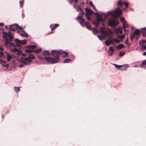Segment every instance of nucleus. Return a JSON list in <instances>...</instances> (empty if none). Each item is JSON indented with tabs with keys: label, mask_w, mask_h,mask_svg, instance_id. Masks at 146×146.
<instances>
[{
	"label": "nucleus",
	"mask_w": 146,
	"mask_h": 146,
	"mask_svg": "<svg viewBox=\"0 0 146 146\" xmlns=\"http://www.w3.org/2000/svg\"><path fill=\"white\" fill-rule=\"evenodd\" d=\"M68 52L62 50H53L51 51L50 56H52L53 58L50 57H45L44 58L38 56V57L41 60L45 59L47 62L51 64H54L58 62L59 58V55H62V57L64 58L68 56Z\"/></svg>",
	"instance_id": "obj_1"
},
{
	"label": "nucleus",
	"mask_w": 146,
	"mask_h": 146,
	"mask_svg": "<svg viewBox=\"0 0 146 146\" xmlns=\"http://www.w3.org/2000/svg\"><path fill=\"white\" fill-rule=\"evenodd\" d=\"M122 13V11L119 7H118L114 11H109L106 13L103 14L102 15L106 18L111 15L112 17L108 20V23L110 26L114 27L119 24V22L116 18L119 16Z\"/></svg>",
	"instance_id": "obj_2"
},
{
	"label": "nucleus",
	"mask_w": 146,
	"mask_h": 146,
	"mask_svg": "<svg viewBox=\"0 0 146 146\" xmlns=\"http://www.w3.org/2000/svg\"><path fill=\"white\" fill-rule=\"evenodd\" d=\"M3 34L4 36H3V37L4 38L5 40L4 45L6 47L16 46L15 44L11 42H12L13 39V37L12 36V33L9 31L8 33L4 32Z\"/></svg>",
	"instance_id": "obj_3"
},
{
	"label": "nucleus",
	"mask_w": 146,
	"mask_h": 146,
	"mask_svg": "<svg viewBox=\"0 0 146 146\" xmlns=\"http://www.w3.org/2000/svg\"><path fill=\"white\" fill-rule=\"evenodd\" d=\"M35 57L32 54H29L27 57H21L20 59V62L22 64H21L18 65V66L19 68H21L24 66V64L26 66H29L32 63V60L35 58Z\"/></svg>",
	"instance_id": "obj_4"
},
{
	"label": "nucleus",
	"mask_w": 146,
	"mask_h": 146,
	"mask_svg": "<svg viewBox=\"0 0 146 146\" xmlns=\"http://www.w3.org/2000/svg\"><path fill=\"white\" fill-rule=\"evenodd\" d=\"M100 31L101 34L103 35L100 36L98 35L97 36L100 40H102L103 38H104L105 36L109 35L112 33V32L110 29H105L104 27L100 28Z\"/></svg>",
	"instance_id": "obj_5"
},
{
	"label": "nucleus",
	"mask_w": 146,
	"mask_h": 146,
	"mask_svg": "<svg viewBox=\"0 0 146 146\" xmlns=\"http://www.w3.org/2000/svg\"><path fill=\"white\" fill-rule=\"evenodd\" d=\"M85 10L86 11L85 15L88 21H90L91 19L90 17L93 14L94 12L90 9L85 8Z\"/></svg>",
	"instance_id": "obj_6"
},
{
	"label": "nucleus",
	"mask_w": 146,
	"mask_h": 146,
	"mask_svg": "<svg viewBox=\"0 0 146 146\" xmlns=\"http://www.w3.org/2000/svg\"><path fill=\"white\" fill-rule=\"evenodd\" d=\"M15 41L16 42V45H15L16 47L18 46L20 48L22 44H27V41L26 40H20L17 38L15 39Z\"/></svg>",
	"instance_id": "obj_7"
},
{
	"label": "nucleus",
	"mask_w": 146,
	"mask_h": 146,
	"mask_svg": "<svg viewBox=\"0 0 146 146\" xmlns=\"http://www.w3.org/2000/svg\"><path fill=\"white\" fill-rule=\"evenodd\" d=\"M115 32L117 35L121 34L122 33V28L121 26L119 27L115 30Z\"/></svg>",
	"instance_id": "obj_8"
},
{
	"label": "nucleus",
	"mask_w": 146,
	"mask_h": 146,
	"mask_svg": "<svg viewBox=\"0 0 146 146\" xmlns=\"http://www.w3.org/2000/svg\"><path fill=\"white\" fill-rule=\"evenodd\" d=\"M11 50L13 51L14 52H18L17 53V55H19L20 54H21V51H20V50L19 49H17L16 48H11Z\"/></svg>",
	"instance_id": "obj_9"
},
{
	"label": "nucleus",
	"mask_w": 146,
	"mask_h": 146,
	"mask_svg": "<svg viewBox=\"0 0 146 146\" xmlns=\"http://www.w3.org/2000/svg\"><path fill=\"white\" fill-rule=\"evenodd\" d=\"M130 38L131 40L132 41L133 40L134 38L137 39L138 38V37L135 34L132 33L130 35Z\"/></svg>",
	"instance_id": "obj_10"
},
{
	"label": "nucleus",
	"mask_w": 146,
	"mask_h": 146,
	"mask_svg": "<svg viewBox=\"0 0 146 146\" xmlns=\"http://www.w3.org/2000/svg\"><path fill=\"white\" fill-rule=\"evenodd\" d=\"M96 20L100 23V21H103V20L102 19V17L100 14H98V15L96 17Z\"/></svg>",
	"instance_id": "obj_11"
},
{
	"label": "nucleus",
	"mask_w": 146,
	"mask_h": 146,
	"mask_svg": "<svg viewBox=\"0 0 146 146\" xmlns=\"http://www.w3.org/2000/svg\"><path fill=\"white\" fill-rule=\"evenodd\" d=\"M3 50V48L1 47H0V58H5V56L4 55L3 53L2 52V51Z\"/></svg>",
	"instance_id": "obj_12"
},
{
	"label": "nucleus",
	"mask_w": 146,
	"mask_h": 146,
	"mask_svg": "<svg viewBox=\"0 0 146 146\" xmlns=\"http://www.w3.org/2000/svg\"><path fill=\"white\" fill-rule=\"evenodd\" d=\"M15 26V24H13L10 25L9 26V30L10 31H16V29L14 27H12L14 26Z\"/></svg>",
	"instance_id": "obj_13"
},
{
	"label": "nucleus",
	"mask_w": 146,
	"mask_h": 146,
	"mask_svg": "<svg viewBox=\"0 0 146 146\" xmlns=\"http://www.w3.org/2000/svg\"><path fill=\"white\" fill-rule=\"evenodd\" d=\"M122 66L121 68V70L122 71L125 70H126L127 68L129 67L128 64H125L123 65H121Z\"/></svg>",
	"instance_id": "obj_14"
},
{
	"label": "nucleus",
	"mask_w": 146,
	"mask_h": 146,
	"mask_svg": "<svg viewBox=\"0 0 146 146\" xmlns=\"http://www.w3.org/2000/svg\"><path fill=\"white\" fill-rule=\"evenodd\" d=\"M22 32V33L21 34V36L25 37L26 38H27L28 37V34L25 32V31L23 30Z\"/></svg>",
	"instance_id": "obj_15"
},
{
	"label": "nucleus",
	"mask_w": 146,
	"mask_h": 146,
	"mask_svg": "<svg viewBox=\"0 0 146 146\" xmlns=\"http://www.w3.org/2000/svg\"><path fill=\"white\" fill-rule=\"evenodd\" d=\"M141 31L143 33V36L144 37L146 36V28L145 27L141 28Z\"/></svg>",
	"instance_id": "obj_16"
},
{
	"label": "nucleus",
	"mask_w": 146,
	"mask_h": 146,
	"mask_svg": "<svg viewBox=\"0 0 146 146\" xmlns=\"http://www.w3.org/2000/svg\"><path fill=\"white\" fill-rule=\"evenodd\" d=\"M124 24L123 23V29H124V30L125 31H128L129 30H126V29H127L128 27V25L126 22V24Z\"/></svg>",
	"instance_id": "obj_17"
},
{
	"label": "nucleus",
	"mask_w": 146,
	"mask_h": 146,
	"mask_svg": "<svg viewBox=\"0 0 146 146\" xmlns=\"http://www.w3.org/2000/svg\"><path fill=\"white\" fill-rule=\"evenodd\" d=\"M15 27L17 30H18H18L21 31L23 30V28H22L21 26H19L18 24H15Z\"/></svg>",
	"instance_id": "obj_18"
},
{
	"label": "nucleus",
	"mask_w": 146,
	"mask_h": 146,
	"mask_svg": "<svg viewBox=\"0 0 146 146\" xmlns=\"http://www.w3.org/2000/svg\"><path fill=\"white\" fill-rule=\"evenodd\" d=\"M87 29L90 30L92 29V28L90 25V24L88 22H86L85 25Z\"/></svg>",
	"instance_id": "obj_19"
},
{
	"label": "nucleus",
	"mask_w": 146,
	"mask_h": 146,
	"mask_svg": "<svg viewBox=\"0 0 146 146\" xmlns=\"http://www.w3.org/2000/svg\"><path fill=\"white\" fill-rule=\"evenodd\" d=\"M42 54L45 56L50 55V53L48 51L45 50L43 51Z\"/></svg>",
	"instance_id": "obj_20"
},
{
	"label": "nucleus",
	"mask_w": 146,
	"mask_h": 146,
	"mask_svg": "<svg viewBox=\"0 0 146 146\" xmlns=\"http://www.w3.org/2000/svg\"><path fill=\"white\" fill-rule=\"evenodd\" d=\"M141 29L140 30L138 29H137L134 31L133 33L138 36V35H139L140 32H141L142 33V32L141 31Z\"/></svg>",
	"instance_id": "obj_21"
},
{
	"label": "nucleus",
	"mask_w": 146,
	"mask_h": 146,
	"mask_svg": "<svg viewBox=\"0 0 146 146\" xmlns=\"http://www.w3.org/2000/svg\"><path fill=\"white\" fill-rule=\"evenodd\" d=\"M124 47V46L123 44H120L117 46L116 48L117 49L119 50L121 49L122 48Z\"/></svg>",
	"instance_id": "obj_22"
},
{
	"label": "nucleus",
	"mask_w": 146,
	"mask_h": 146,
	"mask_svg": "<svg viewBox=\"0 0 146 146\" xmlns=\"http://www.w3.org/2000/svg\"><path fill=\"white\" fill-rule=\"evenodd\" d=\"M80 23L82 27L84 26L85 25L86 23L85 20L84 19H82V20H80Z\"/></svg>",
	"instance_id": "obj_23"
},
{
	"label": "nucleus",
	"mask_w": 146,
	"mask_h": 146,
	"mask_svg": "<svg viewBox=\"0 0 146 146\" xmlns=\"http://www.w3.org/2000/svg\"><path fill=\"white\" fill-rule=\"evenodd\" d=\"M13 58L12 56L10 55L7 54V59L8 62H9L10 61L11 59Z\"/></svg>",
	"instance_id": "obj_24"
},
{
	"label": "nucleus",
	"mask_w": 146,
	"mask_h": 146,
	"mask_svg": "<svg viewBox=\"0 0 146 146\" xmlns=\"http://www.w3.org/2000/svg\"><path fill=\"white\" fill-rule=\"evenodd\" d=\"M93 23L97 27H98L100 24V23L97 21L96 20H94L93 21Z\"/></svg>",
	"instance_id": "obj_25"
},
{
	"label": "nucleus",
	"mask_w": 146,
	"mask_h": 146,
	"mask_svg": "<svg viewBox=\"0 0 146 146\" xmlns=\"http://www.w3.org/2000/svg\"><path fill=\"white\" fill-rule=\"evenodd\" d=\"M113 64L115 67V68L118 70H121V67L122 66L121 65H118L115 64Z\"/></svg>",
	"instance_id": "obj_26"
},
{
	"label": "nucleus",
	"mask_w": 146,
	"mask_h": 146,
	"mask_svg": "<svg viewBox=\"0 0 146 146\" xmlns=\"http://www.w3.org/2000/svg\"><path fill=\"white\" fill-rule=\"evenodd\" d=\"M27 47L28 48L33 50V49L35 48H36V46L34 45H33L27 46Z\"/></svg>",
	"instance_id": "obj_27"
},
{
	"label": "nucleus",
	"mask_w": 146,
	"mask_h": 146,
	"mask_svg": "<svg viewBox=\"0 0 146 146\" xmlns=\"http://www.w3.org/2000/svg\"><path fill=\"white\" fill-rule=\"evenodd\" d=\"M14 89L15 91H16L17 94H18L20 90V88L19 87H15L14 88Z\"/></svg>",
	"instance_id": "obj_28"
},
{
	"label": "nucleus",
	"mask_w": 146,
	"mask_h": 146,
	"mask_svg": "<svg viewBox=\"0 0 146 146\" xmlns=\"http://www.w3.org/2000/svg\"><path fill=\"white\" fill-rule=\"evenodd\" d=\"M71 60L70 59L68 58L64 60V61L63 62V63H68L70 62L71 61Z\"/></svg>",
	"instance_id": "obj_29"
},
{
	"label": "nucleus",
	"mask_w": 146,
	"mask_h": 146,
	"mask_svg": "<svg viewBox=\"0 0 146 146\" xmlns=\"http://www.w3.org/2000/svg\"><path fill=\"white\" fill-rule=\"evenodd\" d=\"M93 34L94 35L95 34V33L98 34V31L97 30V29L95 28L94 27L93 29Z\"/></svg>",
	"instance_id": "obj_30"
},
{
	"label": "nucleus",
	"mask_w": 146,
	"mask_h": 146,
	"mask_svg": "<svg viewBox=\"0 0 146 146\" xmlns=\"http://www.w3.org/2000/svg\"><path fill=\"white\" fill-rule=\"evenodd\" d=\"M142 64L140 65L141 67H143L144 66H145L146 67V59L143 60L142 62Z\"/></svg>",
	"instance_id": "obj_31"
},
{
	"label": "nucleus",
	"mask_w": 146,
	"mask_h": 146,
	"mask_svg": "<svg viewBox=\"0 0 146 146\" xmlns=\"http://www.w3.org/2000/svg\"><path fill=\"white\" fill-rule=\"evenodd\" d=\"M105 44L107 46H109L111 44L108 40H107L105 41Z\"/></svg>",
	"instance_id": "obj_32"
},
{
	"label": "nucleus",
	"mask_w": 146,
	"mask_h": 146,
	"mask_svg": "<svg viewBox=\"0 0 146 146\" xmlns=\"http://www.w3.org/2000/svg\"><path fill=\"white\" fill-rule=\"evenodd\" d=\"M121 21L123 23H124V24H126V21H125V19L123 17H121L120 18Z\"/></svg>",
	"instance_id": "obj_33"
},
{
	"label": "nucleus",
	"mask_w": 146,
	"mask_h": 146,
	"mask_svg": "<svg viewBox=\"0 0 146 146\" xmlns=\"http://www.w3.org/2000/svg\"><path fill=\"white\" fill-rule=\"evenodd\" d=\"M42 50V49L41 48H40L39 49H36L34 50H33V51H34L35 52L38 53L40 52Z\"/></svg>",
	"instance_id": "obj_34"
},
{
	"label": "nucleus",
	"mask_w": 146,
	"mask_h": 146,
	"mask_svg": "<svg viewBox=\"0 0 146 146\" xmlns=\"http://www.w3.org/2000/svg\"><path fill=\"white\" fill-rule=\"evenodd\" d=\"M25 51L26 52L29 53L33 52V50L28 48V49L25 50Z\"/></svg>",
	"instance_id": "obj_35"
},
{
	"label": "nucleus",
	"mask_w": 146,
	"mask_h": 146,
	"mask_svg": "<svg viewBox=\"0 0 146 146\" xmlns=\"http://www.w3.org/2000/svg\"><path fill=\"white\" fill-rule=\"evenodd\" d=\"M123 4L127 8L128 7L129 3L128 2H124L123 3Z\"/></svg>",
	"instance_id": "obj_36"
},
{
	"label": "nucleus",
	"mask_w": 146,
	"mask_h": 146,
	"mask_svg": "<svg viewBox=\"0 0 146 146\" xmlns=\"http://www.w3.org/2000/svg\"><path fill=\"white\" fill-rule=\"evenodd\" d=\"M145 42V41L144 40H142L139 42V44L140 45H142Z\"/></svg>",
	"instance_id": "obj_37"
},
{
	"label": "nucleus",
	"mask_w": 146,
	"mask_h": 146,
	"mask_svg": "<svg viewBox=\"0 0 146 146\" xmlns=\"http://www.w3.org/2000/svg\"><path fill=\"white\" fill-rule=\"evenodd\" d=\"M109 51L110 52H113L115 51V50L112 47L110 46L109 47Z\"/></svg>",
	"instance_id": "obj_38"
},
{
	"label": "nucleus",
	"mask_w": 146,
	"mask_h": 146,
	"mask_svg": "<svg viewBox=\"0 0 146 146\" xmlns=\"http://www.w3.org/2000/svg\"><path fill=\"white\" fill-rule=\"evenodd\" d=\"M74 7L77 11H79L81 10H82L79 7L74 6Z\"/></svg>",
	"instance_id": "obj_39"
},
{
	"label": "nucleus",
	"mask_w": 146,
	"mask_h": 146,
	"mask_svg": "<svg viewBox=\"0 0 146 146\" xmlns=\"http://www.w3.org/2000/svg\"><path fill=\"white\" fill-rule=\"evenodd\" d=\"M128 38L126 40V41L125 42V43L127 45L129 46L131 45L130 44L128 43Z\"/></svg>",
	"instance_id": "obj_40"
},
{
	"label": "nucleus",
	"mask_w": 146,
	"mask_h": 146,
	"mask_svg": "<svg viewBox=\"0 0 146 146\" xmlns=\"http://www.w3.org/2000/svg\"><path fill=\"white\" fill-rule=\"evenodd\" d=\"M82 19H83L82 16L81 15H78L77 17L76 18V19H80V20H82Z\"/></svg>",
	"instance_id": "obj_41"
},
{
	"label": "nucleus",
	"mask_w": 146,
	"mask_h": 146,
	"mask_svg": "<svg viewBox=\"0 0 146 146\" xmlns=\"http://www.w3.org/2000/svg\"><path fill=\"white\" fill-rule=\"evenodd\" d=\"M58 26V24H55L54 25V27L53 28H52L51 29V30H52L53 29H54V28L57 27Z\"/></svg>",
	"instance_id": "obj_42"
},
{
	"label": "nucleus",
	"mask_w": 146,
	"mask_h": 146,
	"mask_svg": "<svg viewBox=\"0 0 146 146\" xmlns=\"http://www.w3.org/2000/svg\"><path fill=\"white\" fill-rule=\"evenodd\" d=\"M125 37L124 35H121V36H118V38H120V39H123V38Z\"/></svg>",
	"instance_id": "obj_43"
},
{
	"label": "nucleus",
	"mask_w": 146,
	"mask_h": 146,
	"mask_svg": "<svg viewBox=\"0 0 146 146\" xmlns=\"http://www.w3.org/2000/svg\"><path fill=\"white\" fill-rule=\"evenodd\" d=\"M113 41H114L116 42H117V43H119V40H118L117 39H115V38L113 39Z\"/></svg>",
	"instance_id": "obj_44"
},
{
	"label": "nucleus",
	"mask_w": 146,
	"mask_h": 146,
	"mask_svg": "<svg viewBox=\"0 0 146 146\" xmlns=\"http://www.w3.org/2000/svg\"><path fill=\"white\" fill-rule=\"evenodd\" d=\"M20 4L21 7H22L23 4V1H20Z\"/></svg>",
	"instance_id": "obj_45"
},
{
	"label": "nucleus",
	"mask_w": 146,
	"mask_h": 146,
	"mask_svg": "<svg viewBox=\"0 0 146 146\" xmlns=\"http://www.w3.org/2000/svg\"><path fill=\"white\" fill-rule=\"evenodd\" d=\"M125 54V52H120L119 53V56H123Z\"/></svg>",
	"instance_id": "obj_46"
},
{
	"label": "nucleus",
	"mask_w": 146,
	"mask_h": 146,
	"mask_svg": "<svg viewBox=\"0 0 146 146\" xmlns=\"http://www.w3.org/2000/svg\"><path fill=\"white\" fill-rule=\"evenodd\" d=\"M80 12L79 14V15H81V16H82L83 14L84 13V12H83L82 11V10H81L80 11Z\"/></svg>",
	"instance_id": "obj_47"
},
{
	"label": "nucleus",
	"mask_w": 146,
	"mask_h": 146,
	"mask_svg": "<svg viewBox=\"0 0 146 146\" xmlns=\"http://www.w3.org/2000/svg\"><path fill=\"white\" fill-rule=\"evenodd\" d=\"M141 49L142 50H144L146 49V46H143L141 47Z\"/></svg>",
	"instance_id": "obj_48"
},
{
	"label": "nucleus",
	"mask_w": 146,
	"mask_h": 146,
	"mask_svg": "<svg viewBox=\"0 0 146 146\" xmlns=\"http://www.w3.org/2000/svg\"><path fill=\"white\" fill-rule=\"evenodd\" d=\"M117 4L118 5H119V6L121 5H122V3L121 1H118L117 2Z\"/></svg>",
	"instance_id": "obj_49"
},
{
	"label": "nucleus",
	"mask_w": 146,
	"mask_h": 146,
	"mask_svg": "<svg viewBox=\"0 0 146 146\" xmlns=\"http://www.w3.org/2000/svg\"><path fill=\"white\" fill-rule=\"evenodd\" d=\"M109 40V41H110V44H113V39H109V40Z\"/></svg>",
	"instance_id": "obj_50"
},
{
	"label": "nucleus",
	"mask_w": 146,
	"mask_h": 146,
	"mask_svg": "<svg viewBox=\"0 0 146 146\" xmlns=\"http://www.w3.org/2000/svg\"><path fill=\"white\" fill-rule=\"evenodd\" d=\"M108 54L110 56H111L113 54L112 52H110L109 51L108 52Z\"/></svg>",
	"instance_id": "obj_51"
},
{
	"label": "nucleus",
	"mask_w": 146,
	"mask_h": 146,
	"mask_svg": "<svg viewBox=\"0 0 146 146\" xmlns=\"http://www.w3.org/2000/svg\"><path fill=\"white\" fill-rule=\"evenodd\" d=\"M89 3L90 5H91L92 6L94 5L93 4L92 2L91 1Z\"/></svg>",
	"instance_id": "obj_52"
},
{
	"label": "nucleus",
	"mask_w": 146,
	"mask_h": 146,
	"mask_svg": "<svg viewBox=\"0 0 146 146\" xmlns=\"http://www.w3.org/2000/svg\"><path fill=\"white\" fill-rule=\"evenodd\" d=\"M22 16L23 18H24L25 17V14L24 13H23L22 14Z\"/></svg>",
	"instance_id": "obj_53"
},
{
	"label": "nucleus",
	"mask_w": 146,
	"mask_h": 146,
	"mask_svg": "<svg viewBox=\"0 0 146 146\" xmlns=\"http://www.w3.org/2000/svg\"><path fill=\"white\" fill-rule=\"evenodd\" d=\"M4 25V24L3 23H0V25L1 26H3Z\"/></svg>",
	"instance_id": "obj_54"
},
{
	"label": "nucleus",
	"mask_w": 146,
	"mask_h": 146,
	"mask_svg": "<svg viewBox=\"0 0 146 146\" xmlns=\"http://www.w3.org/2000/svg\"><path fill=\"white\" fill-rule=\"evenodd\" d=\"M5 27L6 29L9 30V27H8L7 26H5Z\"/></svg>",
	"instance_id": "obj_55"
},
{
	"label": "nucleus",
	"mask_w": 146,
	"mask_h": 146,
	"mask_svg": "<svg viewBox=\"0 0 146 146\" xmlns=\"http://www.w3.org/2000/svg\"><path fill=\"white\" fill-rule=\"evenodd\" d=\"M92 7L95 10H97L95 8V6H94V5H93Z\"/></svg>",
	"instance_id": "obj_56"
},
{
	"label": "nucleus",
	"mask_w": 146,
	"mask_h": 146,
	"mask_svg": "<svg viewBox=\"0 0 146 146\" xmlns=\"http://www.w3.org/2000/svg\"><path fill=\"white\" fill-rule=\"evenodd\" d=\"M143 55L144 56H146V52H144L143 54Z\"/></svg>",
	"instance_id": "obj_57"
},
{
	"label": "nucleus",
	"mask_w": 146,
	"mask_h": 146,
	"mask_svg": "<svg viewBox=\"0 0 146 146\" xmlns=\"http://www.w3.org/2000/svg\"><path fill=\"white\" fill-rule=\"evenodd\" d=\"M21 54H22V55L23 56H26L25 54H21Z\"/></svg>",
	"instance_id": "obj_58"
},
{
	"label": "nucleus",
	"mask_w": 146,
	"mask_h": 146,
	"mask_svg": "<svg viewBox=\"0 0 146 146\" xmlns=\"http://www.w3.org/2000/svg\"><path fill=\"white\" fill-rule=\"evenodd\" d=\"M2 119H3L4 117V116L3 115H2Z\"/></svg>",
	"instance_id": "obj_59"
},
{
	"label": "nucleus",
	"mask_w": 146,
	"mask_h": 146,
	"mask_svg": "<svg viewBox=\"0 0 146 146\" xmlns=\"http://www.w3.org/2000/svg\"><path fill=\"white\" fill-rule=\"evenodd\" d=\"M74 1L75 3H76L78 2V0H75Z\"/></svg>",
	"instance_id": "obj_60"
},
{
	"label": "nucleus",
	"mask_w": 146,
	"mask_h": 146,
	"mask_svg": "<svg viewBox=\"0 0 146 146\" xmlns=\"http://www.w3.org/2000/svg\"><path fill=\"white\" fill-rule=\"evenodd\" d=\"M123 10H126V9L125 8H123Z\"/></svg>",
	"instance_id": "obj_61"
},
{
	"label": "nucleus",
	"mask_w": 146,
	"mask_h": 146,
	"mask_svg": "<svg viewBox=\"0 0 146 146\" xmlns=\"http://www.w3.org/2000/svg\"><path fill=\"white\" fill-rule=\"evenodd\" d=\"M52 25H51L50 26V28H52V27H52Z\"/></svg>",
	"instance_id": "obj_62"
},
{
	"label": "nucleus",
	"mask_w": 146,
	"mask_h": 146,
	"mask_svg": "<svg viewBox=\"0 0 146 146\" xmlns=\"http://www.w3.org/2000/svg\"><path fill=\"white\" fill-rule=\"evenodd\" d=\"M133 67H137V66H133Z\"/></svg>",
	"instance_id": "obj_63"
},
{
	"label": "nucleus",
	"mask_w": 146,
	"mask_h": 146,
	"mask_svg": "<svg viewBox=\"0 0 146 146\" xmlns=\"http://www.w3.org/2000/svg\"><path fill=\"white\" fill-rule=\"evenodd\" d=\"M50 33V34H52V32Z\"/></svg>",
	"instance_id": "obj_64"
}]
</instances>
